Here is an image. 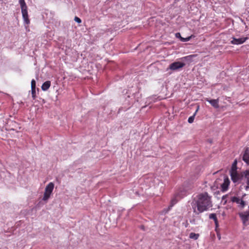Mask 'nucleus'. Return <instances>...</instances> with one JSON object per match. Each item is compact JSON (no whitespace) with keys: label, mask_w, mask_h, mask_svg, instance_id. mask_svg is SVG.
Instances as JSON below:
<instances>
[{"label":"nucleus","mask_w":249,"mask_h":249,"mask_svg":"<svg viewBox=\"0 0 249 249\" xmlns=\"http://www.w3.org/2000/svg\"><path fill=\"white\" fill-rule=\"evenodd\" d=\"M192 36H193L192 35V36H189L186 38L180 37V40H181V41H182L183 42H186V41L190 40V39L192 37Z\"/></svg>","instance_id":"nucleus-18"},{"label":"nucleus","mask_w":249,"mask_h":249,"mask_svg":"<svg viewBox=\"0 0 249 249\" xmlns=\"http://www.w3.org/2000/svg\"><path fill=\"white\" fill-rule=\"evenodd\" d=\"M199 108V107L198 106L197 107V108H196V110L195 112L194 113V114H195V115H196V114L197 112L198 111V110Z\"/></svg>","instance_id":"nucleus-24"},{"label":"nucleus","mask_w":249,"mask_h":249,"mask_svg":"<svg viewBox=\"0 0 249 249\" xmlns=\"http://www.w3.org/2000/svg\"><path fill=\"white\" fill-rule=\"evenodd\" d=\"M209 218L210 219H213L215 221V223L216 224H217V218H216V214H214V213H211L209 215Z\"/></svg>","instance_id":"nucleus-15"},{"label":"nucleus","mask_w":249,"mask_h":249,"mask_svg":"<svg viewBox=\"0 0 249 249\" xmlns=\"http://www.w3.org/2000/svg\"><path fill=\"white\" fill-rule=\"evenodd\" d=\"M230 181L227 177H225L223 183L221 185V190L223 192L226 191L229 187Z\"/></svg>","instance_id":"nucleus-8"},{"label":"nucleus","mask_w":249,"mask_h":249,"mask_svg":"<svg viewBox=\"0 0 249 249\" xmlns=\"http://www.w3.org/2000/svg\"><path fill=\"white\" fill-rule=\"evenodd\" d=\"M199 237V234L197 233H195L194 232H191L190 233L189 235V237L191 239H193L195 240H196L198 239Z\"/></svg>","instance_id":"nucleus-14"},{"label":"nucleus","mask_w":249,"mask_h":249,"mask_svg":"<svg viewBox=\"0 0 249 249\" xmlns=\"http://www.w3.org/2000/svg\"><path fill=\"white\" fill-rule=\"evenodd\" d=\"M230 175L231 179L234 182H236L241 179L240 176L238 174L237 170L230 171Z\"/></svg>","instance_id":"nucleus-7"},{"label":"nucleus","mask_w":249,"mask_h":249,"mask_svg":"<svg viewBox=\"0 0 249 249\" xmlns=\"http://www.w3.org/2000/svg\"><path fill=\"white\" fill-rule=\"evenodd\" d=\"M243 176L244 177L248 186L246 187V189L249 187V170H246L243 173Z\"/></svg>","instance_id":"nucleus-12"},{"label":"nucleus","mask_w":249,"mask_h":249,"mask_svg":"<svg viewBox=\"0 0 249 249\" xmlns=\"http://www.w3.org/2000/svg\"><path fill=\"white\" fill-rule=\"evenodd\" d=\"M242 160L248 165H249V150H246L242 157Z\"/></svg>","instance_id":"nucleus-11"},{"label":"nucleus","mask_w":249,"mask_h":249,"mask_svg":"<svg viewBox=\"0 0 249 249\" xmlns=\"http://www.w3.org/2000/svg\"><path fill=\"white\" fill-rule=\"evenodd\" d=\"M196 56V55H190L183 57L182 59L188 61H191L192 58L195 57Z\"/></svg>","instance_id":"nucleus-16"},{"label":"nucleus","mask_w":249,"mask_h":249,"mask_svg":"<svg viewBox=\"0 0 249 249\" xmlns=\"http://www.w3.org/2000/svg\"><path fill=\"white\" fill-rule=\"evenodd\" d=\"M206 101L208 102L213 107L217 108L219 107V101L218 99H211L210 100L207 98Z\"/></svg>","instance_id":"nucleus-10"},{"label":"nucleus","mask_w":249,"mask_h":249,"mask_svg":"<svg viewBox=\"0 0 249 249\" xmlns=\"http://www.w3.org/2000/svg\"><path fill=\"white\" fill-rule=\"evenodd\" d=\"M195 116V114H194L193 116H190L188 120V123L190 124L192 123L194 121Z\"/></svg>","instance_id":"nucleus-19"},{"label":"nucleus","mask_w":249,"mask_h":249,"mask_svg":"<svg viewBox=\"0 0 249 249\" xmlns=\"http://www.w3.org/2000/svg\"><path fill=\"white\" fill-rule=\"evenodd\" d=\"M54 188V184L50 182L46 187L42 200L47 201L50 198Z\"/></svg>","instance_id":"nucleus-3"},{"label":"nucleus","mask_w":249,"mask_h":249,"mask_svg":"<svg viewBox=\"0 0 249 249\" xmlns=\"http://www.w3.org/2000/svg\"><path fill=\"white\" fill-rule=\"evenodd\" d=\"M211 197L207 192L198 194L194 198L191 203L194 213L198 214L212 207L213 204Z\"/></svg>","instance_id":"nucleus-1"},{"label":"nucleus","mask_w":249,"mask_h":249,"mask_svg":"<svg viewBox=\"0 0 249 249\" xmlns=\"http://www.w3.org/2000/svg\"><path fill=\"white\" fill-rule=\"evenodd\" d=\"M36 89V81L33 79L31 81V89Z\"/></svg>","instance_id":"nucleus-20"},{"label":"nucleus","mask_w":249,"mask_h":249,"mask_svg":"<svg viewBox=\"0 0 249 249\" xmlns=\"http://www.w3.org/2000/svg\"><path fill=\"white\" fill-rule=\"evenodd\" d=\"M51 86V82L47 81L45 82L41 86V89L43 91H46L49 89Z\"/></svg>","instance_id":"nucleus-13"},{"label":"nucleus","mask_w":249,"mask_h":249,"mask_svg":"<svg viewBox=\"0 0 249 249\" xmlns=\"http://www.w3.org/2000/svg\"><path fill=\"white\" fill-rule=\"evenodd\" d=\"M31 90H32L33 97L34 98H35V93H36V89H31Z\"/></svg>","instance_id":"nucleus-22"},{"label":"nucleus","mask_w":249,"mask_h":249,"mask_svg":"<svg viewBox=\"0 0 249 249\" xmlns=\"http://www.w3.org/2000/svg\"><path fill=\"white\" fill-rule=\"evenodd\" d=\"M231 200L233 202H235L238 204V206L243 209L246 205L245 201L236 196H233L231 198Z\"/></svg>","instance_id":"nucleus-6"},{"label":"nucleus","mask_w":249,"mask_h":249,"mask_svg":"<svg viewBox=\"0 0 249 249\" xmlns=\"http://www.w3.org/2000/svg\"><path fill=\"white\" fill-rule=\"evenodd\" d=\"M176 37H179V38H180V37H181V36L180 34L179 33H177L176 34Z\"/></svg>","instance_id":"nucleus-23"},{"label":"nucleus","mask_w":249,"mask_h":249,"mask_svg":"<svg viewBox=\"0 0 249 249\" xmlns=\"http://www.w3.org/2000/svg\"><path fill=\"white\" fill-rule=\"evenodd\" d=\"M226 197H227V195L223 196L222 198V200H224L226 198Z\"/></svg>","instance_id":"nucleus-25"},{"label":"nucleus","mask_w":249,"mask_h":249,"mask_svg":"<svg viewBox=\"0 0 249 249\" xmlns=\"http://www.w3.org/2000/svg\"><path fill=\"white\" fill-rule=\"evenodd\" d=\"M239 215L243 222L244 225L246 224V223L249 220V211L242 212L239 213Z\"/></svg>","instance_id":"nucleus-5"},{"label":"nucleus","mask_w":249,"mask_h":249,"mask_svg":"<svg viewBox=\"0 0 249 249\" xmlns=\"http://www.w3.org/2000/svg\"><path fill=\"white\" fill-rule=\"evenodd\" d=\"M237 170V161L235 160L232 164L231 171Z\"/></svg>","instance_id":"nucleus-17"},{"label":"nucleus","mask_w":249,"mask_h":249,"mask_svg":"<svg viewBox=\"0 0 249 249\" xmlns=\"http://www.w3.org/2000/svg\"><path fill=\"white\" fill-rule=\"evenodd\" d=\"M19 3L20 5L21 13L24 22L28 25L30 23V20L28 17L27 12V6L24 0H19Z\"/></svg>","instance_id":"nucleus-2"},{"label":"nucleus","mask_w":249,"mask_h":249,"mask_svg":"<svg viewBox=\"0 0 249 249\" xmlns=\"http://www.w3.org/2000/svg\"><path fill=\"white\" fill-rule=\"evenodd\" d=\"M74 20H75V21H76V22H77L78 23H80L82 22L81 19L77 17H75L74 18Z\"/></svg>","instance_id":"nucleus-21"},{"label":"nucleus","mask_w":249,"mask_h":249,"mask_svg":"<svg viewBox=\"0 0 249 249\" xmlns=\"http://www.w3.org/2000/svg\"><path fill=\"white\" fill-rule=\"evenodd\" d=\"M185 65V63L181 62H175L171 63L169 68L167 69H170L172 71H177L182 68H183Z\"/></svg>","instance_id":"nucleus-4"},{"label":"nucleus","mask_w":249,"mask_h":249,"mask_svg":"<svg viewBox=\"0 0 249 249\" xmlns=\"http://www.w3.org/2000/svg\"><path fill=\"white\" fill-rule=\"evenodd\" d=\"M247 37H241L239 38H235L233 37L231 41V43L232 44L239 45L244 43L247 40Z\"/></svg>","instance_id":"nucleus-9"},{"label":"nucleus","mask_w":249,"mask_h":249,"mask_svg":"<svg viewBox=\"0 0 249 249\" xmlns=\"http://www.w3.org/2000/svg\"><path fill=\"white\" fill-rule=\"evenodd\" d=\"M218 238H219V240L220 239L221 237H220V235H219V236H218Z\"/></svg>","instance_id":"nucleus-26"}]
</instances>
